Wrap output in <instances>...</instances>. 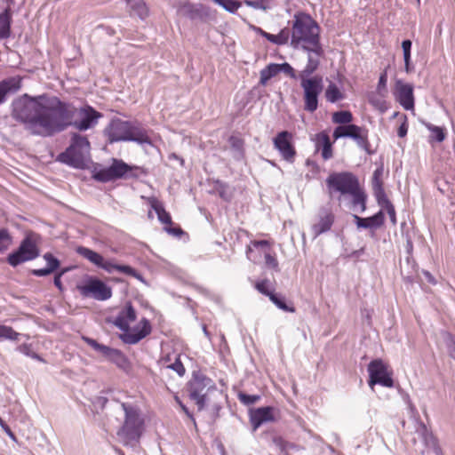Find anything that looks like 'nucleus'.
<instances>
[{
	"label": "nucleus",
	"mask_w": 455,
	"mask_h": 455,
	"mask_svg": "<svg viewBox=\"0 0 455 455\" xmlns=\"http://www.w3.org/2000/svg\"><path fill=\"white\" fill-rule=\"evenodd\" d=\"M59 100L47 93L36 96L24 93L12 100L10 106L11 117L32 136L52 137Z\"/></svg>",
	"instance_id": "obj_1"
},
{
	"label": "nucleus",
	"mask_w": 455,
	"mask_h": 455,
	"mask_svg": "<svg viewBox=\"0 0 455 455\" xmlns=\"http://www.w3.org/2000/svg\"><path fill=\"white\" fill-rule=\"evenodd\" d=\"M54 135L66 131L68 127L84 132L94 128L103 115L86 105L77 108L72 103L59 100Z\"/></svg>",
	"instance_id": "obj_2"
},
{
	"label": "nucleus",
	"mask_w": 455,
	"mask_h": 455,
	"mask_svg": "<svg viewBox=\"0 0 455 455\" xmlns=\"http://www.w3.org/2000/svg\"><path fill=\"white\" fill-rule=\"evenodd\" d=\"M291 44L294 48L301 45L302 49L310 46V51L316 54H323V50L320 43V27L309 14L299 12L294 15Z\"/></svg>",
	"instance_id": "obj_3"
},
{
	"label": "nucleus",
	"mask_w": 455,
	"mask_h": 455,
	"mask_svg": "<svg viewBox=\"0 0 455 455\" xmlns=\"http://www.w3.org/2000/svg\"><path fill=\"white\" fill-rule=\"evenodd\" d=\"M109 143L133 141L140 145H152L148 131L138 122L113 118L104 130Z\"/></svg>",
	"instance_id": "obj_4"
},
{
	"label": "nucleus",
	"mask_w": 455,
	"mask_h": 455,
	"mask_svg": "<svg viewBox=\"0 0 455 455\" xmlns=\"http://www.w3.org/2000/svg\"><path fill=\"white\" fill-rule=\"evenodd\" d=\"M137 318L136 311L131 302H127L122 308L112 323L124 332L119 335L120 339L125 344H137L151 332V325L147 318L140 322L141 326H137L130 331V323Z\"/></svg>",
	"instance_id": "obj_5"
},
{
	"label": "nucleus",
	"mask_w": 455,
	"mask_h": 455,
	"mask_svg": "<svg viewBox=\"0 0 455 455\" xmlns=\"http://www.w3.org/2000/svg\"><path fill=\"white\" fill-rule=\"evenodd\" d=\"M124 412L123 424L117 431L118 437L124 444L138 442L144 431V419L138 406L131 403H121Z\"/></svg>",
	"instance_id": "obj_6"
},
{
	"label": "nucleus",
	"mask_w": 455,
	"mask_h": 455,
	"mask_svg": "<svg viewBox=\"0 0 455 455\" xmlns=\"http://www.w3.org/2000/svg\"><path fill=\"white\" fill-rule=\"evenodd\" d=\"M88 139L79 133H73L70 145L58 156V161L75 168H82L90 154Z\"/></svg>",
	"instance_id": "obj_7"
},
{
	"label": "nucleus",
	"mask_w": 455,
	"mask_h": 455,
	"mask_svg": "<svg viewBox=\"0 0 455 455\" xmlns=\"http://www.w3.org/2000/svg\"><path fill=\"white\" fill-rule=\"evenodd\" d=\"M188 395L197 405L198 411L204 409L209 402L208 395L211 392H217L213 380L202 373H194L188 382Z\"/></svg>",
	"instance_id": "obj_8"
},
{
	"label": "nucleus",
	"mask_w": 455,
	"mask_h": 455,
	"mask_svg": "<svg viewBox=\"0 0 455 455\" xmlns=\"http://www.w3.org/2000/svg\"><path fill=\"white\" fill-rule=\"evenodd\" d=\"M35 234H28L20 242L17 250L10 253L6 259L9 265L16 267L21 263L33 260L40 255Z\"/></svg>",
	"instance_id": "obj_9"
},
{
	"label": "nucleus",
	"mask_w": 455,
	"mask_h": 455,
	"mask_svg": "<svg viewBox=\"0 0 455 455\" xmlns=\"http://www.w3.org/2000/svg\"><path fill=\"white\" fill-rule=\"evenodd\" d=\"M303 89L304 109L313 113L318 108V98L323 89L322 76H314L310 79L299 80Z\"/></svg>",
	"instance_id": "obj_10"
},
{
	"label": "nucleus",
	"mask_w": 455,
	"mask_h": 455,
	"mask_svg": "<svg viewBox=\"0 0 455 455\" xmlns=\"http://www.w3.org/2000/svg\"><path fill=\"white\" fill-rule=\"evenodd\" d=\"M330 196L333 192H339L341 195H348L359 185V180L352 172H333L325 180Z\"/></svg>",
	"instance_id": "obj_11"
},
{
	"label": "nucleus",
	"mask_w": 455,
	"mask_h": 455,
	"mask_svg": "<svg viewBox=\"0 0 455 455\" xmlns=\"http://www.w3.org/2000/svg\"><path fill=\"white\" fill-rule=\"evenodd\" d=\"M369 386L373 388L376 384L386 387H393L392 373L387 371V366L381 359H374L368 364Z\"/></svg>",
	"instance_id": "obj_12"
},
{
	"label": "nucleus",
	"mask_w": 455,
	"mask_h": 455,
	"mask_svg": "<svg viewBox=\"0 0 455 455\" xmlns=\"http://www.w3.org/2000/svg\"><path fill=\"white\" fill-rule=\"evenodd\" d=\"M132 168V166L127 164L123 160L113 159L109 167L95 171L92 177L97 181L108 182L125 177Z\"/></svg>",
	"instance_id": "obj_13"
},
{
	"label": "nucleus",
	"mask_w": 455,
	"mask_h": 455,
	"mask_svg": "<svg viewBox=\"0 0 455 455\" xmlns=\"http://www.w3.org/2000/svg\"><path fill=\"white\" fill-rule=\"evenodd\" d=\"M77 290L83 297H92L97 300H107L112 296V290L103 281L90 277L83 285H77Z\"/></svg>",
	"instance_id": "obj_14"
},
{
	"label": "nucleus",
	"mask_w": 455,
	"mask_h": 455,
	"mask_svg": "<svg viewBox=\"0 0 455 455\" xmlns=\"http://www.w3.org/2000/svg\"><path fill=\"white\" fill-rule=\"evenodd\" d=\"M292 133L288 131H282L273 139L274 148L280 153L283 160L293 163L297 155L292 144Z\"/></svg>",
	"instance_id": "obj_15"
},
{
	"label": "nucleus",
	"mask_w": 455,
	"mask_h": 455,
	"mask_svg": "<svg viewBox=\"0 0 455 455\" xmlns=\"http://www.w3.org/2000/svg\"><path fill=\"white\" fill-rule=\"evenodd\" d=\"M395 98L405 110L414 108L413 86L411 84L397 80L395 84Z\"/></svg>",
	"instance_id": "obj_16"
},
{
	"label": "nucleus",
	"mask_w": 455,
	"mask_h": 455,
	"mask_svg": "<svg viewBox=\"0 0 455 455\" xmlns=\"http://www.w3.org/2000/svg\"><path fill=\"white\" fill-rule=\"evenodd\" d=\"M335 216L331 207H321L318 212V221L312 226L315 237L329 231L334 222Z\"/></svg>",
	"instance_id": "obj_17"
},
{
	"label": "nucleus",
	"mask_w": 455,
	"mask_h": 455,
	"mask_svg": "<svg viewBox=\"0 0 455 455\" xmlns=\"http://www.w3.org/2000/svg\"><path fill=\"white\" fill-rule=\"evenodd\" d=\"M22 87V77L15 76L0 81V105L7 100L9 94L18 92Z\"/></svg>",
	"instance_id": "obj_18"
},
{
	"label": "nucleus",
	"mask_w": 455,
	"mask_h": 455,
	"mask_svg": "<svg viewBox=\"0 0 455 455\" xmlns=\"http://www.w3.org/2000/svg\"><path fill=\"white\" fill-rule=\"evenodd\" d=\"M274 408L271 406L259 407L251 411L250 421L252 430L256 431L263 423L274 421Z\"/></svg>",
	"instance_id": "obj_19"
},
{
	"label": "nucleus",
	"mask_w": 455,
	"mask_h": 455,
	"mask_svg": "<svg viewBox=\"0 0 455 455\" xmlns=\"http://www.w3.org/2000/svg\"><path fill=\"white\" fill-rule=\"evenodd\" d=\"M303 50L307 52V63L298 75L299 80H307L312 77L311 76L317 70L320 65V57L323 55L310 51V46L305 45Z\"/></svg>",
	"instance_id": "obj_20"
},
{
	"label": "nucleus",
	"mask_w": 455,
	"mask_h": 455,
	"mask_svg": "<svg viewBox=\"0 0 455 455\" xmlns=\"http://www.w3.org/2000/svg\"><path fill=\"white\" fill-rule=\"evenodd\" d=\"M95 351L101 355L106 359L116 363L118 367H123L126 363L125 356L118 349L112 348L103 344H100Z\"/></svg>",
	"instance_id": "obj_21"
},
{
	"label": "nucleus",
	"mask_w": 455,
	"mask_h": 455,
	"mask_svg": "<svg viewBox=\"0 0 455 455\" xmlns=\"http://www.w3.org/2000/svg\"><path fill=\"white\" fill-rule=\"evenodd\" d=\"M354 220L358 228H378L384 224L385 215L382 211H379L376 214L369 218H362L357 215H354Z\"/></svg>",
	"instance_id": "obj_22"
},
{
	"label": "nucleus",
	"mask_w": 455,
	"mask_h": 455,
	"mask_svg": "<svg viewBox=\"0 0 455 455\" xmlns=\"http://www.w3.org/2000/svg\"><path fill=\"white\" fill-rule=\"evenodd\" d=\"M315 148L317 150L321 149L322 157L323 160H329L332 157V144L329 135L324 132H319L315 135Z\"/></svg>",
	"instance_id": "obj_23"
},
{
	"label": "nucleus",
	"mask_w": 455,
	"mask_h": 455,
	"mask_svg": "<svg viewBox=\"0 0 455 455\" xmlns=\"http://www.w3.org/2000/svg\"><path fill=\"white\" fill-rule=\"evenodd\" d=\"M47 266L44 268L32 269L31 274L35 276H46L54 273L60 267V261L51 252L44 255Z\"/></svg>",
	"instance_id": "obj_24"
},
{
	"label": "nucleus",
	"mask_w": 455,
	"mask_h": 455,
	"mask_svg": "<svg viewBox=\"0 0 455 455\" xmlns=\"http://www.w3.org/2000/svg\"><path fill=\"white\" fill-rule=\"evenodd\" d=\"M354 128L355 129L352 130L351 133H349L348 138L354 140L359 148H363L366 152H370L368 130L364 127H361L356 124L354 125Z\"/></svg>",
	"instance_id": "obj_25"
},
{
	"label": "nucleus",
	"mask_w": 455,
	"mask_h": 455,
	"mask_svg": "<svg viewBox=\"0 0 455 455\" xmlns=\"http://www.w3.org/2000/svg\"><path fill=\"white\" fill-rule=\"evenodd\" d=\"M131 15H136L144 20L148 15V9L142 0H125Z\"/></svg>",
	"instance_id": "obj_26"
},
{
	"label": "nucleus",
	"mask_w": 455,
	"mask_h": 455,
	"mask_svg": "<svg viewBox=\"0 0 455 455\" xmlns=\"http://www.w3.org/2000/svg\"><path fill=\"white\" fill-rule=\"evenodd\" d=\"M12 13L6 8L0 13V40L8 38L11 35Z\"/></svg>",
	"instance_id": "obj_27"
},
{
	"label": "nucleus",
	"mask_w": 455,
	"mask_h": 455,
	"mask_svg": "<svg viewBox=\"0 0 455 455\" xmlns=\"http://www.w3.org/2000/svg\"><path fill=\"white\" fill-rule=\"evenodd\" d=\"M149 203L151 208L157 214V218L160 222L166 225H171L172 223L170 213L165 211L161 202H159L156 198H151Z\"/></svg>",
	"instance_id": "obj_28"
},
{
	"label": "nucleus",
	"mask_w": 455,
	"mask_h": 455,
	"mask_svg": "<svg viewBox=\"0 0 455 455\" xmlns=\"http://www.w3.org/2000/svg\"><path fill=\"white\" fill-rule=\"evenodd\" d=\"M76 252L80 256H82L84 259H88L91 263H92L95 266H97L98 267H99L100 265H101V261L103 259V257L100 253L92 251V249L87 248V247H84V246H79L76 249Z\"/></svg>",
	"instance_id": "obj_29"
},
{
	"label": "nucleus",
	"mask_w": 455,
	"mask_h": 455,
	"mask_svg": "<svg viewBox=\"0 0 455 455\" xmlns=\"http://www.w3.org/2000/svg\"><path fill=\"white\" fill-rule=\"evenodd\" d=\"M348 195L352 196V204L354 206H360L361 212H364L366 209V195L361 189L360 184L354 188L353 192H350Z\"/></svg>",
	"instance_id": "obj_30"
},
{
	"label": "nucleus",
	"mask_w": 455,
	"mask_h": 455,
	"mask_svg": "<svg viewBox=\"0 0 455 455\" xmlns=\"http://www.w3.org/2000/svg\"><path fill=\"white\" fill-rule=\"evenodd\" d=\"M279 73L278 64L270 63L260 71L259 84L266 85L267 81Z\"/></svg>",
	"instance_id": "obj_31"
},
{
	"label": "nucleus",
	"mask_w": 455,
	"mask_h": 455,
	"mask_svg": "<svg viewBox=\"0 0 455 455\" xmlns=\"http://www.w3.org/2000/svg\"><path fill=\"white\" fill-rule=\"evenodd\" d=\"M325 98L327 101L335 103L344 98L343 93L336 84L331 82L325 90Z\"/></svg>",
	"instance_id": "obj_32"
},
{
	"label": "nucleus",
	"mask_w": 455,
	"mask_h": 455,
	"mask_svg": "<svg viewBox=\"0 0 455 455\" xmlns=\"http://www.w3.org/2000/svg\"><path fill=\"white\" fill-rule=\"evenodd\" d=\"M353 115L348 110L337 111L332 114V122L340 125L351 124Z\"/></svg>",
	"instance_id": "obj_33"
},
{
	"label": "nucleus",
	"mask_w": 455,
	"mask_h": 455,
	"mask_svg": "<svg viewBox=\"0 0 455 455\" xmlns=\"http://www.w3.org/2000/svg\"><path fill=\"white\" fill-rule=\"evenodd\" d=\"M269 299L280 309L285 312H295V308L292 306H288L285 302L284 297L281 294L275 293L274 291L269 294Z\"/></svg>",
	"instance_id": "obj_34"
},
{
	"label": "nucleus",
	"mask_w": 455,
	"mask_h": 455,
	"mask_svg": "<svg viewBox=\"0 0 455 455\" xmlns=\"http://www.w3.org/2000/svg\"><path fill=\"white\" fill-rule=\"evenodd\" d=\"M441 335L449 355L455 360V336L448 331H443Z\"/></svg>",
	"instance_id": "obj_35"
},
{
	"label": "nucleus",
	"mask_w": 455,
	"mask_h": 455,
	"mask_svg": "<svg viewBox=\"0 0 455 455\" xmlns=\"http://www.w3.org/2000/svg\"><path fill=\"white\" fill-rule=\"evenodd\" d=\"M355 124H343L337 126L333 131V138L334 140H338L339 138H348L349 133H351Z\"/></svg>",
	"instance_id": "obj_36"
},
{
	"label": "nucleus",
	"mask_w": 455,
	"mask_h": 455,
	"mask_svg": "<svg viewBox=\"0 0 455 455\" xmlns=\"http://www.w3.org/2000/svg\"><path fill=\"white\" fill-rule=\"evenodd\" d=\"M427 127L431 132V140L443 142L445 140L446 134L443 128L433 124H427Z\"/></svg>",
	"instance_id": "obj_37"
},
{
	"label": "nucleus",
	"mask_w": 455,
	"mask_h": 455,
	"mask_svg": "<svg viewBox=\"0 0 455 455\" xmlns=\"http://www.w3.org/2000/svg\"><path fill=\"white\" fill-rule=\"evenodd\" d=\"M411 44L412 43L409 39H405L402 42V48L403 52V60L406 72H410Z\"/></svg>",
	"instance_id": "obj_38"
},
{
	"label": "nucleus",
	"mask_w": 455,
	"mask_h": 455,
	"mask_svg": "<svg viewBox=\"0 0 455 455\" xmlns=\"http://www.w3.org/2000/svg\"><path fill=\"white\" fill-rule=\"evenodd\" d=\"M20 336V334L15 331L12 327L0 325V339L17 340Z\"/></svg>",
	"instance_id": "obj_39"
},
{
	"label": "nucleus",
	"mask_w": 455,
	"mask_h": 455,
	"mask_svg": "<svg viewBox=\"0 0 455 455\" xmlns=\"http://www.w3.org/2000/svg\"><path fill=\"white\" fill-rule=\"evenodd\" d=\"M17 351H19L20 353L27 355V356H29L35 360H37L39 362H43V363H45V361L41 357V355H39L37 353L32 351L31 349V345L30 344H21L18 347H17Z\"/></svg>",
	"instance_id": "obj_40"
},
{
	"label": "nucleus",
	"mask_w": 455,
	"mask_h": 455,
	"mask_svg": "<svg viewBox=\"0 0 455 455\" xmlns=\"http://www.w3.org/2000/svg\"><path fill=\"white\" fill-rule=\"evenodd\" d=\"M165 368L176 371L178 375L180 377H182L186 372L185 367L180 359V355H176L174 363H170V364H166Z\"/></svg>",
	"instance_id": "obj_41"
},
{
	"label": "nucleus",
	"mask_w": 455,
	"mask_h": 455,
	"mask_svg": "<svg viewBox=\"0 0 455 455\" xmlns=\"http://www.w3.org/2000/svg\"><path fill=\"white\" fill-rule=\"evenodd\" d=\"M238 398L240 402L244 405H251L257 403L260 399V396L258 395H248L245 393H239Z\"/></svg>",
	"instance_id": "obj_42"
},
{
	"label": "nucleus",
	"mask_w": 455,
	"mask_h": 455,
	"mask_svg": "<svg viewBox=\"0 0 455 455\" xmlns=\"http://www.w3.org/2000/svg\"><path fill=\"white\" fill-rule=\"evenodd\" d=\"M12 241V237L5 228L0 229V251L5 250Z\"/></svg>",
	"instance_id": "obj_43"
},
{
	"label": "nucleus",
	"mask_w": 455,
	"mask_h": 455,
	"mask_svg": "<svg viewBox=\"0 0 455 455\" xmlns=\"http://www.w3.org/2000/svg\"><path fill=\"white\" fill-rule=\"evenodd\" d=\"M118 271L122 272V273H124L125 275L133 276V277H135V278H137V279H139L140 281H144L142 275L140 273H138L134 268L130 267V266L119 265L118 266Z\"/></svg>",
	"instance_id": "obj_44"
},
{
	"label": "nucleus",
	"mask_w": 455,
	"mask_h": 455,
	"mask_svg": "<svg viewBox=\"0 0 455 455\" xmlns=\"http://www.w3.org/2000/svg\"><path fill=\"white\" fill-rule=\"evenodd\" d=\"M181 10L184 11L185 14L190 19L196 18L198 13V10L196 8V6L188 1L182 4Z\"/></svg>",
	"instance_id": "obj_45"
},
{
	"label": "nucleus",
	"mask_w": 455,
	"mask_h": 455,
	"mask_svg": "<svg viewBox=\"0 0 455 455\" xmlns=\"http://www.w3.org/2000/svg\"><path fill=\"white\" fill-rule=\"evenodd\" d=\"M279 73L283 72L287 76H289L292 79L299 78L295 73L294 68L287 62H283L282 64H278Z\"/></svg>",
	"instance_id": "obj_46"
},
{
	"label": "nucleus",
	"mask_w": 455,
	"mask_h": 455,
	"mask_svg": "<svg viewBox=\"0 0 455 455\" xmlns=\"http://www.w3.org/2000/svg\"><path fill=\"white\" fill-rule=\"evenodd\" d=\"M383 172H384V169H383L382 165L378 167L374 171L373 175H372V180H371L372 188L378 187V185H383V181H382Z\"/></svg>",
	"instance_id": "obj_47"
},
{
	"label": "nucleus",
	"mask_w": 455,
	"mask_h": 455,
	"mask_svg": "<svg viewBox=\"0 0 455 455\" xmlns=\"http://www.w3.org/2000/svg\"><path fill=\"white\" fill-rule=\"evenodd\" d=\"M256 289L263 295L269 297L273 291L269 289V281L267 279H264L260 282H258L255 285Z\"/></svg>",
	"instance_id": "obj_48"
},
{
	"label": "nucleus",
	"mask_w": 455,
	"mask_h": 455,
	"mask_svg": "<svg viewBox=\"0 0 455 455\" xmlns=\"http://www.w3.org/2000/svg\"><path fill=\"white\" fill-rule=\"evenodd\" d=\"M243 3L254 9L267 10L268 8V4L266 0H245Z\"/></svg>",
	"instance_id": "obj_49"
},
{
	"label": "nucleus",
	"mask_w": 455,
	"mask_h": 455,
	"mask_svg": "<svg viewBox=\"0 0 455 455\" xmlns=\"http://www.w3.org/2000/svg\"><path fill=\"white\" fill-rule=\"evenodd\" d=\"M272 443L281 451H285L288 448L293 446L291 443H287L280 436H273Z\"/></svg>",
	"instance_id": "obj_50"
},
{
	"label": "nucleus",
	"mask_w": 455,
	"mask_h": 455,
	"mask_svg": "<svg viewBox=\"0 0 455 455\" xmlns=\"http://www.w3.org/2000/svg\"><path fill=\"white\" fill-rule=\"evenodd\" d=\"M290 36L291 35V31L289 28H283L277 35H276V37H277V45H282V44H285L288 43L289 41V38H290Z\"/></svg>",
	"instance_id": "obj_51"
},
{
	"label": "nucleus",
	"mask_w": 455,
	"mask_h": 455,
	"mask_svg": "<svg viewBox=\"0 0 455 455\" xmlns=\"http://www.w3.org/2000/svg\"><path fill=\"white\" fill-rule=\"evenodd\" d=\"M229 142H230L232 148H234L239 154H242L243 141L241 139L235 137V136H231L229 138Z\"/></svg>",
	"instance_id": "obj_52"
},
{
	"label": "nucleus",
	"mask_w": 455,
	"mask_h": 455,
	"mask_svg": "<svg viewBox=\"0 0 455 455\" xmlns=\"http://www.w3.org/2000/svg\"><path fill=\"white\" fill-rule=\"evenodd\" d=\"M118 264H115L111 261L105 260L104 259L101 261V265L99 267L104 269L108 273H113L115 270L118 271Z\"/></svg>",
	"instance_id": "obj_53"
},
{
	"label": "nucleus",
	"mask_w": 455,
	"mask_h": 455,
	"mask_svg": "<svg viewBox=\"0 0 455 455\" xmlns=\"http://www.w3.org/2000/svg\"><path fill=\"white\" fill-rule=\"evenodd\" d=\"M387 71H384L383 73L380 74L379 76V83H378V85H377V91L379 92V93H382V91H387Z\"/></svg>",
	"instance_id": "obj_54"
},
{
	"label": "nucleus",
	"mask_w": 455,
	"mask_h": 455,
	"mask_svg": "<svg viewBox=\"0 0 455 455\" xmlns=\"http://www.w3.org/2000/svg\"><path fill=\"white\" fill-rule=\"evenodd\" d=\"M265 263L267 267L275 269V271H279V267H278V261L277 259L272 256L271 254L269 253H267L265 255Z\"/></svg>",
	"instance_id": "obj_55"
},
{
	"label": "nucleus",
	"mask_w": 455,
	"mask_h": 455,
	"mask_svg": "<svg viewBox=\"0 0 455 455\" xmlns=\"http://www.w3.org/2000/svg\"><path fill=\"white\" fill-rule=\"evenodd\" d=\"M403 122L401 124L397 130V135L400 138H403L406 136L408 132V125H407V116L405 115L403 116Z\"/></svg>",
	"instance_id": "obj_56"
},
{
	"label": "nucleus",
	"mask_w": 455,
	"mask_h": 455,
	"mask_svg": "<svg viewBox=\"0 0 455 455\" xmlns=\"http://www.w3.org/2000/svg\"><path fill=\"white\" fill-rule=\"evenodd\" d=\"M68 271V268L62 269L60 272L55 275L54 276V285L60 290H63L62 283H61V276Z\"/></svg>",
	"instance_id": "obj_57"
},
{
	"label": "nucleus",
	"mask_w": 455,
	"mask_h": 455,
	"mask_svg": "<svg viewBox=\"0 0 455 455\" xmlns=\"http://www.w3.org/2000/svg\"><path fill=\"white\" fill-rule=\"evenodd\" d=\"M372 190L376 197V200L380 197H384V196L386 195L383 185H378V187L372 188Z\"/></svg>",
	"instance_id": "obj_58"
},
{
	"label": "nucleus",
	"mask_w": 455,
	"mask_h": 455,
	"mask_svg": "<svg viewBox=\"0 0 455 455\" xmlns=\"http://www.w3.org/2000/svg\"><path fill=\"white\" fill-rule=\"evenodd\" d=\"M83 340L94 350H96L100 345V343L97 340L89 337L84 336Z\"/></svg>",
	"instance_id": "obj_59"
},
{
	"label": "nucleus",
	"mask_w": 455,
	"mask_h": 455,
	"mask_svg": "<svg viewBox=\"0 0 455 455\" xmlns=\"http://www.w3.org/2000/svg\"><path fill=\"white\" fill-rule=\"evenodd\" d=\"M377 202H378L379 205L381 206L382 208H387L389 205H392V203L389 201L387 195H385L384 197H380V198L377 199Z\"/></svg>",
	"instance_id": "obj_60"
},
{
	"label": "nucleus",
	"mask_w": 455,
	"mask_h": 455,
	"mask_svg": "<svg viewBox=\"0 0 455 455\" xmlns=\"http://www.w3.org/2000/svg\"><path fill=\"white\" fill-rule=\"evenodd\" d=\"M387 212V214L389 215L390 220L395 224V211L394 205H389L388 207L385 208Z\"/></svg>",
	"instance_id": "obj_61"
},
{
	"label": "nucleus",
	"mask_w": 455,
	"mask_h": 455,
	"mask_svg": "<svg viewBox=\"0 0 455 455\" xmlns=\"http://www.w3.org/2000/svg\"><path fill=\"white\" fill-rule=\"evenodd\" d=\"M179 404H180L181 410L187 414V416L193 421L194 425L196 426V419L193 417V415L190 413V411H188V407L186 405H184L180 401H179Z\"/></svg>",
	"instance_id": "obj_62"
},
{
	"label": "nucleus",
	"mask_w": 455,
	"mask_h": 455,
	"mask_svg": "<svg viewBox=\"0 0 455 455\" xmlns=\"http://www.w3.org/2000/svg\"><path fill=\"white\" fill-rule=\"evenodd\" d=\"M165 230L167 233L174 235H180L183 233L182 229L180 228H165Z\"/></svg>",
	"instance_id": "obj_63"
},
{
	"label": "nucleus",
	"mask_w": 455,
	"mask_h": 455,
	"mask_svg": "<svg viewBox=\"0 0 455 455\" xmlns=\"http://www.w3.org/2000/svg\"><path fill=\"white\" fill-rule=\"evenodd\" d=\"M263 37H265L267 41H269L275 44H277L276 35H273V34L266 32Z\"/></svg>",
	"instance_id": "obj_64"
}]
</instances>
